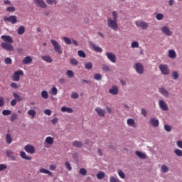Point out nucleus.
Listing matches in <instances>:
<instances>
[{"mask_svg": "<svg viewBox=\"0 0 182 182\" xmlns=\"http://www.w3.org/2000/svg\"><path fill=\"white\" fill-rule=\"evenodd\" d=\"M25 33V27L23 26H21L18 29V35H23Z\"/></svg>", "mask_w": 182, "mask_h": 182, "instance_id": "obj_32", "label": "nucleus"}, {"mask_svg": "<svg viewBox=\"0 0 182 182\" xmlns=\"http://www.w3.org/2000/svg\"><path fill=\"white\" fill-rule=\"evenodd\" d=\"M7 12H15V7L14 6H9L6 8Z\"/></svg>", "mask_w": 182, "mask_h": 182, "instance_id": "obj_49", "label": "nucleus"}, {"mask_svg": "<svg viewBox=\"0 0 182 182\" xmlns=\"http://www.w3.org/2000/svg\"><path fill=\"white\" fill-rule=\"evenodd\" d=\"M63 40L64 41L65 43H66V45H72V41L70 38L68 37H63Z\"/></svg>", "mask_w": 182, "mask_h": 182, "instance_id": "obj_35", "label": "nucleus"}, {"mask_svg": "<svg viewBox=\"0 0 182 182\" xmlns=\"http://www.w3.org/2000/svg\"><path fill=\"white\" fill-rule=\"evenodd\" d=\"M176 145L178 146V147H179V149H182V141H177Z\"/></svg>", "mask_w": 182, "mask_h": 182, "instance_id": "obj_62", "label": "nucleus"}, {"mask_svg": "<svg viewBox=\"0 0 182 182\" xmlns=\"http://www.w3.org/2000/svg\"><path fill=\"white\" fill-rule=\"evenodd\" d=\"M135 69L137 72V73H139V75H143L144 73V67L143 66V64L141 63H136L135 64Z\"/></svg>", "mask_w": 182, "mask_h": 182, "instance_id": "obj_7", "label": "nucleus"}, {"mask_svg": "<svg viewBox=\"0 0 182 182\" xmlns=\"http://www.w3.org/2000/svg\"><path fill=\"white\" fill-rule=\"evenodd\" d=\"M77 53L80 58H86V53H85L83 50H78Z\"/></svg>", "mask_w": 182, "mask_h": 182, "instance_id": "obj_44", "label": "nucleus"}, {"mask_svg": "<svg viewBox=\"0 0 182 182\" xmlns=\"http://www.w3.org/2000/svg\"><path fill=\"white\" fill-rule=\"evenodd\" d=\"M22 63L23 65H29V63H32V58H31L30 56H26V58H24V59H23Z\"/></svg>", "mask_w": 182, "mask_h": 182, "instance_id": "obj_19", "label": "nucleus"}, {"mask_svg": "<svg viewBox=\"0 0 182 182\" xmlns=\"http://www.w3.org/2000/svg\"><path fill=\"white\" fill-rule=\"evenodd\" d=\"M45 142L47 143V144L52 145L53 144V139L52 136H47L45 139Z\"/></svg>", "mask_w": 182, "mask_h": 182, "instance_id": "obj_27", "label": "nucleus"}, {"mask_svg": "<svg viewBox=\"0 0 182 182\" xmlns=\"http://www.w3.org/2000/svg\"><path fill=\"white\" fill-rule=\"evenodd\" d=\"M50 42L54 48L55 52L58 53V55H62V53H63L62 47H60V45H59V43H58V41H56L53 39H51Z\"/></svg>", "mask_w": 182, "mask_h": 182, "instance_id": "obj_3", "label": "nucleus"}, {"mask_svg": "<svg viewBox=\"0 0 182 182\" xmlns=\"http://www.w3.org/2000/svg\"><path fill=\"white\" fill-rule=\"evenodd\" d=\"M161 170L163 173H167V171H168V167L167 165H162Z\"/></svg>", "mask_w": 182, "mask_h": 182, "instance_id": "obj_41", "label": "nucleus"}, {"mask_svg": "<svg viewBox=\"0 0 182 182\" xmlns=\"http://www.w3.org/2000/svg\"><path fill=\"white\" fill-rule=\"evenodd\" d=\"M80 174H81V176H86L87 174V171H86L85 168H81L80 169Z\"/></svg>", "mask_w": 182, "mask_h": 182, "instance_id": "obj_38", "label": "nucleus"}, {"mask_svg": "<svg viewBox=\"0 0 182 182\" xmlns=\"http://www.w3.org/2000/svg\"><path fill=\"white\" fill-rule=\"evenodd\" d=\"M16 100H13L11 101V106H16Z\"/></svg>", "mask_w": 182, "mask_h": 182, "instance_id": "obj_63", "label": "nucleus"}, {"mask_svg": "<svg viewBox=\"0 0 182 182\" xmlns=\"http://www.w3.org/2000/svg\"><path fill=\"white\" fill-rule=\"evenodd\" d=\"M4 21L5 22H10V23H12V25H15V23H16V22H18V20H17L16 16H10L9 17L4 16Z\"/></svg>", "mask_w": 182, "mask_h": 182, "instance_id": "obj_6", "label": "nucleus"}, {"mask_svg": "<svg viewBox=\"0 0 182 182\" xmlns=\"http://www.w3.org/2000/svg\"><path fill=\"white\" fill-rule=\"evenodd\" d=\"M106 56L111 62H112V63H116V55L112 53L107 52L106 53Z\"/></svg>", "mask_w": 182, "mask_h": 182, "instance_id": "obj_13", "label": "nucleus"}, {"mask_svg": "<svg viewBox=\"0 0 182 182\" xmlns=\"http://www.w3.org/2000/svg\"><path fill=\"white\" fill-rule=\"evenodd\" d=\"M1 39L4 41V43H1V47L2 49H5V50H8L9 52L14 51V38L10 36L3 35L1 36Z\"/></svg>", "mask_w": 182, "mask_h": 182, "instance_id": "obj_1", "label": "nucleus"}, {"mask_svg": "<svg viewBox=\"0 0 182 182\" xmlns=\"http://www.w3.org/2000/svg\"><path fill=\"white\" fill-rule=\"evenodd\" d=\"M27 114L28 116H31V119H35V116H36V111H35V109H30L28 111Z\"/></svg>", "mask_w": 182, "mask_h": 182, "instance_id": "obj_25", "label": "nucleus"}, {"mask_svg": "<svg viewBox=\"0 0 182 182\" xmlns=\"http://www.w3.org/2000/svg\"><path fill=\"white\" fill-rule=\"evenodd\" d=\"M109 92H119V90L117 89V86L116 85L112 86V88L109 89Z\"/></svg>", "mask_w": 182, "mask_h": 182, "instance_id": "obj_53", "label": "nucleus"}, {"mask_svg": "<svg viewBox=\"0 0 182 182\" xmlns=\"http://www.w3.org/2000/svg\"><path fill=\"white\" fill-rule=\"evenodd\" d=\"M65 166L69 171H72V166H70V164L69 162H65Z\"/></svg>", "mask_w": 182, "mask_h": 182, "instance_id": "obj_48", "label": "nucleus"}, {"mask_svg": "<svg viewBox=\"0 0 182 182\" xmlns=\"http://www.w3.org/2000/svg\"><path fill=\"white\" fill-rule=\"evenodd\" d=\"M127 123L128 126H131V127H136V122L132 118L128 119Z\"/></svg>", "mask_w": 182, "mask_h": 182, "instance_id": "obj_21", "label": "nucleus"}, {"mask_svg": "<svg viewBox=\"0 0 182 182\" xmlns=\"http://www.w3.org/2000/svg\"><path fill=\"white\" fill-rule=\"evenodd\" d=\"M46 2L48 4V5H56V4H58V1H56V0H46Z\"/></svg>", "mask_w": 182, "mask_h": 182, "instance_id": "obj_40", "label": "nucleus"}, {"mask_svg": "<svg viewBox=\"0 0 182 182\" xmlns=\"http://www.w3.org/2000/svg\"><path fill=\"white\" fill-rule=\"evenodd\" d=\"M141 114L146 117L147 116V112L144 109V108L141 109Z\"/></svg>", "mask_w": 182, "mask_h": 182, "instance_id": "obj_61", "label": "nucleus"}, {"mask_svg": "<svg viewBox=\"0 0 182 182\" xmlns=\"http://www.w3.org/2000/svg\"><path fill=\"white\" fill-rule=\"evenodd\" d=\"M24 150L26 151V153H29L30 154H33L35 153V147L31 144L26 145Z\"/></svg>", "mask_w": 182, "mask_h": 182, "instance_id": "obj_12", "label": "nucleus"}, {"mask_svg": "<svg viewBox=\"0 0 182 182\" xmlns=\"http://www.w3.org/2000/svg\"><path fill=\"white\" fill-rule=\"evenodd\" d=\"M7 168L6 165L5 164H0V171H2V170H5Z\"/></svg>", "mask_w": 182, "mask_h": 182, "instance_id": "obj_60", "label": "nucleus"}, {"mask_svg": "<svg viewBox=\"0 0 182 182\" xmlns=\"http://www.w3.org/2000/svg\"><path fill=\"white\" fill-rule=\"evenodd\" d=\"M61 112H63V113H65V112H66V113H73V109L66 107H61Z\"/></svg>", "mask_w": 182, "mask_h": 182, "instance_id": "obj_22", "label": "nucleus"}, {"mask_svg": "<svg viewBox=\"0 0 182 182\" xmlns=\"http://www.w3.org/2000/svg\"><path fill=\"white\" fill-rule=\"evenodd\" d=\"M118 175L119 176V177L121 178H126V175L124 174V172L122 171H118Z\"/></svg>", "mask_w": 182, "mask_h": 182, "instance_id": "obj_47", "label": "nucleus"}, {"mask_svg": "<svg viewBox=\"0 0 182 182\" xmlns=\"http://www.w3.org/2000/svg\"><path fill=\"white\" fill-rule=\"evenodd\" d=\"M6 142L7 144H11V143H12V136L10 135V134H7L6 135Z\"/></svg>", "mask_w": 182, "mask_h": 182, "instance_id": "obj_28", "label": "nucleus"}, {"mask_svg": "<svg viewBox=\"0 0 182 182\" xmlns=\"http://www.w3.org/2000/svg\"><path fill=\"white\" fill-rule=\"evenodd\" d=\"M172 77L173 79H174L175 80L178 79V73H177V71H174L173 73H172Z\"/></svg>", "mask_w": 182, "mask_h": 182, "instance_id": "obj_46", "label": "nucleus"}, {"mask_svg": "<svg viewBox=\"0 0 182 182\" xmlns=\"http://www.w3.org/2000/svg\"><path fill=\"white\" fill-rule=\"evenodd\" d=\"M79 97V94L77 93V92H73L72 95H71V98L72 99H77Z\"/></svg>", "mask_w": 182, "mask_h": 182, "instance_id": "obj_57", "label": "nucleus"}, {"mask_svg": "<svg viewBox=\"0 0 182 182\" xmlns=\"http://www.w3.org/2000/svg\"><path fill=\"white\" fill-rule=\"evenodd\" d=\"M5 105V100L3 97H0V107H2Z\"/></svg>", "mask_w": 182, "mask_h": 182, "instance_id": "obj_56", "label": "nucleus"}, {"mask_svg": "<svg viewBox=\"0 0 182 182\" xmlns=\"http://www.w3.org/2000/svg\"><path fill=\"white\" fill-rule=\"evenodd\" d=\"M14 96L15 97V99H16L18 100V102H21V100H23V98H22V97L19 96V95H18V93L14 92Z\"/></svg>", "mask_w": 182, "mask_h": 182, "instance_id": "obj_39", "label": "nucleus"}, {"mask_svg": "<svg viewBox=\"0 0 182 182\" xmlns=\"http://www.w3.org/2000/svg\"><path fill=\"white\" fill-rule=\"evenodd\" d=\"M164 17V16L161 14H158L156 16V18L158 21H161V19H163Z\"/></svg>", "mask_w": 182, "mask_h": 182, "instance_id": "obj_50", "label": "nucleus"}, {"mask_svg": "<svg viewBox=\"0 0 182 182\" xmlns=\"http://www.w3.org/2000/svg\"><path fill=\"white\" fill-rule=\"evenodd\" d=\"M161 31L162 33H164L166 36H171V35H173V32L171 31H170V28L168 26H163L161 28Z\"/></svg>", "mask_w": 182, "mask_h": 182, "instance_id": "obj_10", "label": "nucleus"}, {"mask_svg": "<svg viewBox=\"0 0 182 182\" xmlns=\"http://www.w3.org/2000/svg\"><path fill=\"white\" fill-rule=\"evenodd\" d=\"M107 26L113 31H117V29H119V26L117 25V20H114L112 18H109L107 19Z\"/></svg>", "mask_w": 182, "mask_h": 182, "instance_id": "obj_2", "label": "nucleus"}, {"mask_svg": "<svg viewBox=\"0 0 182 182\" xmlns=\"http://www.w3.org/2000/svg\"><path fill=\"white\" fill-rule=\"evenodd\" d=\"M174 153L178 157H182V151L181 150H180V149H175Z\"/></svg>", "mask_w": 182, "mask_h": 182, "instance_id": "obj_43", "label": "nucleus"}, {"mask_svg": "<svg viewBox=\"0 0 182 182\" xmlns=\"http://www.w3.org/2000/svg\"><path fill=\"white\" fill-rule=\"evenodd\" d=\"M162 75H170V70H168V66L166 64H161L159 65Z\"/></svg>", "mask_w": 182, "mask_h": 182, "instance_id": "obj_5", "label": "nucleus"}, {"mask_svg": "<svg viewBox=\"0 0 182 182\" xmlns=\"http://www.w3.org/2000/svg\"><path fill=\"white\" fill-rule=\"evenodd\" d=\"M66 75L67 76H68V77H73V76H75V73H73V71L68 70L66 72Z\"/></svg>", "mask_w": 182, "mask_h": 182, "instance_id": "obj_37", "label": "nucleus"}, {"mask_svg": "<svg viewBox=\"0 0 182 182\" xmlns=\"http://www.w3.org/2000/svg\"><path fill=\"white\" fill-rule=\"evenodd\" d=\"M136 26L138 28H141V29L146 30L149 28V23H146L145 21H136Z\"/></svg>", "mask_w": 182, "mask_h": 182, "instance_id": "obj_9", "label": "nucleus"}, {"mask_svg": "<svg viewBox=\"0 0 182 182\" xmlns=\"http://www.w3.org/2000/svg\"><path fill=\"white\" fill-rule=\"evenodd\" d=\"M164 130H166V132H171V126L170 125H164Z\"/></svg>", "mask_w": 182, "mask_h": 182, "instance_id": "obj_54", "label": "nucleus"}, {"mask_svg": "<svg viewBox=\"0 0 182 182\" xmlns=\"http://www.w3.org/2000/svg\"><path fill=\"white\" fill-rule=\"evenodd\" d=\"M21 76H23V71L22 70L14 72L12 80L14 82H19Z\"/></svg>", "mask_w": 182, "mask_h": 182, "instance_id": "obj_4", "label": "nucleus"}, {"mask_svg": "<svg viewBox=\"0 0 182 182\" xmlns=\"http://www.w3.org/2000/svg\"><path fill=\"white\" fill-rule=\"evenodd\" d=\"M4 62H5L6 65H11L12 64V59H11V58H6L4 60Z\"/></svg>", "mask_w": 182, "mask_h": 182, "instance_id": "obj_45", "label": "nucleus"}, {"mask_svg": "<svg viewBox=\"0 0 182 182\" xmlns=\"http://www.w3.org/2000/svg\"><path fill=\"white\" fill-rule=\"evenodd\" d=\"M33 2L36 6H38L39 8H48V5H46V3H45V1L43 0H33Z\"/></svg>", "mask_w": 182, "mask_h": 182, "instance_id": "obj_8", "label": "nucleus"}, {"mask_svg": "<svg viewBox=\"0 0 182 182\" xmlns=\"http://www.w3.org/2000/svg\"><path fill=\"white\" fill-rule=\"evenodd\" d=\"M168 56L171 59H176V56H177V54L176 53V51L174 50H169L168 51Z\"/></svg>", "mask_w": 182, "mask_h": 182, "instance_id": "obj_23", "label": "nucleus"}, {"mask_svg": "<svg viewBox=\"0 0 182 182\" xmlns=\"http://www.w3.org/2000/svg\"><path fill=\"white\" fill-rule=\"evenodd\" d=\"M105 176V172H100L97 174V178L98 180H103Z\"/></svg>", "mask_w": 182, "mask_h": 182, "instance_id": "obj_30", "label": "nucleus"}, {"mask_svg": "<svg viewBox=\"0 0 182 182\" xmlns=\"http://www.w3.org/2000/svg\"><path fill=\"white\" fill-rule=\"evenodd\" d=\"M85 69H87L88 70H90V69H92L93 64L91 62L86 63L85 64Z\"/></svg>", "mask_w": 182, "mask_h": 182, "instance_id": "obj_31", "label": "nucleus"}, {"mask_svg": "<svg viewBox=\"0 0 182 182\" xmlns=\"http://www.w3.org/2000/svg\"><path fill=\"white\" fill-rule=\"evenodd\" d=\"M132 48H139V42L134 41L131 44Z\"/></svg>", "mask_w": 182, "mask_h": 182, "instance_id": "obj_51", "label": "nucleus"}, {"mask_svg": "<svg viewBox=\"0 0 182 182\" xmlns=\"http://www.w3.org/2000/svg\"><path fill=\"white\" fill-rule=\"evenodd\" d=\"M135 154L139 158L141 159V160H144L146 157H147V155L146 154L140 152V151H136Z\"/></svg>", "mask_w": 182, "mask_h": 182, "instance_id": "obj_18", "label": "nucleus"}, {"mask_svg": "<svg viewBox=\"0 0 182 182\" xmlns=\"http://www.w3.org/2000/svg\"><path fill=\"white\" fill-rule=\"evenodd\" d=\"M70 62L71 65H73V66H77V65H78L79 63L77 62V60H76L75 58H72Z\"/></svg>", "mask_w": 182, "mask_h": 182, "instance_id": "obj_42", "label": "nucleus"}, {"mask_svg": "<svg viewBox=\"0 0 182 182\" xmlns=\"http://www.w3.org/2000/svg\"><path fill=\"white\" fill-rule=\"evenodd\" d=\"M159 105L160 109H161V110H164V112H167V110H168V106L167 105V103L164 102V100H160L159 101Z\"/></svg>", "mask_w": 182, "mask_h": 182, "instance_id": "obj_11", "label": "nucleus"}, {"mask_svg": "<svg viewBox=\"0 0 182 182\" xmlns=\"http://www.w3.org/2000/svg\"><path fill=\"white\" fill-rule=\"evenodd\" d=\"M90 45L92 46V49H94V50L95 52H102V50L100 47H99L98 46H97L96 44H95V43L93 42H90Z\"/></svg>", "mask_w": 182, "mask_h": 182, "instance_id": "obj_16", "label": "nucleus"}, {"mask_svg": "<svg viewBox=\"0 0 182 182\" xmlns=\"http://www.w3.org/2000/svg\"><path fill=\"white\" fill-rule=\"evenodd\" d=\"M41 96L43 99H48L49 95H48V92H42Z\"/></svg>", "mask_w": 182, "mask_h": 182, "instance_id": "obj_52", "label": "nucleus"}, {"mask_svg": "<svg viewBox=\"0 0 182 182\" xmlns=\"http://www.w3.org/2000/svg\"><path fill=\"white\" fill-rule=\"evenodd\" d=\"M20 156L21 159H23L24 160H32V158L31 156H26V153H25L23 151H21Z\"/></svg>", "mask_w": 182, "mask_h": 182, "instance_id": "obj_24", "label": "nucleus"}, {"mask_svg": "<svg viewBox=\"0 0 182 182\" xmlns=\"http://www.w3.org/2000/svg\"><path fill=\"white\" fill-rule=\"evenodd\" d=\"M94 79L95 80H102V74H100V73L95 74Z\"/></svg>", "mask_w": 182, "mask_h": 182, "instance_id": "obj_36", "label": "nucleus"}, {"mask_svg": "<svg viewBox=\"0 0 182 182\" xmlns=\"http://www.w3.org/2000/svg\"><path fill=\"white\" fill-rule=\"evenodd\" d=\"M149 122L150 124H151L153 127H159V124H160V122H159V119L156 118H151Z\"/></svg>", "mask_w": 182, "mask_h": 182, "instance_id": "obj_15", "label": "nucleus"}, {"mask_svg": "<svg viewBox=\"0 0 182 182\" xmlns=\"http://www.w3.org/2000/svg\"><path fill=\"white\" fill-rule=\"evenodd\" d=\"M11 113H12V111L9 109H4L2 111L3 116H9L10 114H11Z\"/></svg>", "mask_w": 182, "mask_h": 182, "instance_id": "obj_34", "label": "nucleus"}, {"mask_svg": "<svg viewBox=\"0 0 182 182\" xmlns=\"http://www.w3.org/2000/svg\"><path fill=\"white\" fill-rule=\"evenodd\" d=\"M11 122H15V120H18V115L16 113H13L10 117Z\"/></svg>", "mask_w": 182, "mask_h": 182, "instance_id": "obj_33", "label": "nucleus"}, {"mask_svg": "<svg viewBox=\"0 0 182 182\" xmlns=\"http://www.w3.org/2000/svg\"><path fill=\"white\" fill-rule=\"evenodd\" d=\"M73 146H74V147H83V143L80 141H74Z\"/></svg>", "mask_w": 182, "mask_h": 182, "instance_id": "obj_26", "label": "nucleus"}, {"mask_svg": "<svg viewBox=\"0 0 182 182\" xmlns=\"http://www.w3.org/2000/svg\"><path fill=\"white\" fill-rule=\"evenodd\" d=\"M102 70L104 72H112V69H110V67L106 64L102 65Z\"/></svg>", "mask_w": 182, "mask_h": 182, "instance_id": "obj_29", "label": "nucleus"}, {"mask_svg": "<svg viewBox=\"0 0 182 182\" xmlns=\"http://www.w3.org/2000/svg\"><path fill=\"white\" fill-rule=\"evenodd\" d=\"M95 112L100 117H105V114H106V111L104 109H101L100 107H97L95 108Z\"/></svg>", "mask_w": 182, "mask_h": 182, "instance_id": "obj_14", "label": "nucleus"}, {"mask_svg": "<svg viewBox=\"0 0 182 182\" xmlns=\"http://www.w3.org/2000/svg\"><path fill=\"white\" fill-rule=\"evenodd\" d=\"M41 59L46 62L47 63H52L53 60H52V57L50 55H42Z\"/></svg>", "mask_w": 182, "mask_h": 182, "instance_id": "obj_17", "label": "nucleus"}, {"mask_svg": "<svg viewBox=\"0 0 182 182\" xmlns=\"http://www.w3.org/2000/svg\"><path fill=\"white\" fill-rule=\"evenodd\" d=\"M39 171H40V173H43V174H48V176H50V177H52V176H53V173L50 171L43 168H40Z\"/></svg>", "mask_w": 182, "mask_h": 182, "instance_id": "obj_20", "label": "nucleus"}, {"mask_svg": "<svg viewBox=\"0 0 182 182\" xmlns=\"http://www.w3.org/2000/svg\"><path fill=\"white\" fill-rule=\"evenodd\" d=\"M45 114H47L48 116H50L52 114V111L50 109H46L44 111Z\"/></svg>", "mask_w": 182, "mask_h": 182, "instance_id": "obj_59", "label": "nucleus"}, {"mask_svg": "<svg viewBox=\"0 0 182 182\" xmlns=\"http://www.w3.org/2000/svg\"><path fill=\"white\" fill-rule=\"evenodd\" d=\"M51 123H53V124H56L58 123V118H53L51 121Z\"/></svg>", "mask_w": 182, "mask_h": 182, "instance_id": "obj_64", "label": "nucleus"}, {"mask_svg": "<svg viewBox=\"0 0 182 182\" xmlns=\"http://www.w3.org/2000/svg\"><path fill=\"white\" fill-rule=\"evenodd\" d=\"M112 16L114 20L117 21V12L113 11L112 12Z\"/></svg>", "mask_w": 182, "mask_h": 182, "instance_id": "obj_58", "label": "nucleus"}, {"mask_svg": "<svg viewBox=\"0 0 182 182\" xmlns=\"http://www.w3.org/2000/svg\"><path fill=\"white\" fill-rule=\"evenodd\" d=\"M11 87H13V89H18L19 88V85H18V84H16V82H11Z\"/></svg>", "mask_w": 182, "mask_h": 182, "instance_id": "obj_55", "label": "nucleus"}]
</instances>
